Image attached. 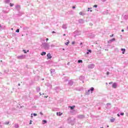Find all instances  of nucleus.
<instances>
[{
  "label": "nucleus",
  "mask_w": 128,
  "mask_h": 128,
  "mask_svg": "<svg viewBox=\"0 0 128 128\" xmlns=\"http://www.w3.org/2000/svg\"><path fill=\"white\" fill-rule=\"evenodd\" d=\"M42 46L44 48V50H50V44L48 43L44 42L42 44Z\"/></svg>",
  "instance_id": "f257e3e1"
},
{
  "label": "nucleus",
  "mask_w": 128,
  "mask_h": 128,
  "mask_svg": "<svg viewBox=\"0 0 128 128\" xmlns=\"http://www.w3.org/2000/svg\"><path fill=\"white\" fill-rule=\"evenodd\" d=\"M17 58H18V60H24V58H26V56L22 55V56H17Z\"/></svg>",
  "instance_id": "f03ea898"
},
{
  "label": "nucleus",
  "mask_w": 128,
  "mask_h": 128,
  "mask_svg": "<svg viewBox=\"0 0 128 128\" xmlns=\"http://www.w3.org/2000/svg\"><path fill=\"white\" fill-rule=\"evenodd\" d=\"M88 68H90V69L94 68V64H88Z\"/></svg>",
  "instance_id": "7ed1b4c3"
},
{
  "label": "nucleus",
  "mask_w": 128,
  "mask_h": 128,
  "mask_svg": "<svg viewBox=\"0 0 128 128\" xmlns=\"http://www.w3.org/2000/svg\"><path fill=\"white\" fill-rule=\"evenodd\" d=\"M94 90V88L92 87L90 89L88 90V92L90 93V92H91V94H92V92Z\"/></svg>",
  "instance_id": "20e7f679"
},
{
  "label": "nucleus",
  "mask_w": 128,
  "mask_h": 128,
  "mask_svg": "<svg viewBox=\"0 0 128 128\" xmlns=\"http://www.w3.org/2000/svg\"><path fill=\"white\" fill-rule=\"evenodd\" d=\"M116 40V38H113L111 40H110L108 41V44H111V42H114Z\"/></svg>",
  "instance_id": "39448f33"
},
{
  "label": "nucleus",
  "mask_w": 128,
  "mask_h": 128,
  "mask_svg": "<svg viewBox=\"0 0 128 128\" xmlns=\"http://www.w3.org/2000/svg\"><path fill=\"white\" fill-rule=\"evenodd\" d=\"M117 86H118V84L116 83H114L112 86V87L114 88H116Z\"/></svg>",
  "instance_id": "423d86ee"
},
{
  "label": "nucleus",
  "mask_w": 128,
  "mask_h": 128,
  "mask_svg": "<svg viewBox=\"0 0 128 128\" xmlns=\"http://www.w3.org/2000/svg\"><path fill=\"white\" fill-rule=\"evenodd\" d=\"M84 118V115H78V118H80V119H82V118Z\"/></svg>",
  "instance_id": "0eeeda50"
},
{
  "label": "nucleus",
  "mask_w": 128,
  "mask_h": 128,
  "mask_svg": "<svg viewBox=\"0 0 128 128\" xmlns=\"http://www.w3.org/2000/svg\"><path fill=\"white\" fill-rule=\"evenodd\" d=\"M47 58H48V59L52 58V55L50 54V53H48L47 54Z\"/></svg>",
  "instance_id": "6e6552de"
},
{
  "label": "nucleus",
  "mask_w": 128,
  "mask_h": 128,
  "mask_svg": "<svg viewBox=\"0 0 128 128\" xmlns=\"http://www.w3.org/2000/svg\"><path fill=\"white\" fill-rule=\"evenodd\" d=\"M62 28H64V30H66V28H68L66 24H63L62 26Z\"/></svg>",
  "instance_id": "1a4fd4ad"
},
{
  "label": "nucleus",
  "mask_w": 128,
  "mask_h": 128,
  "mask_svg": "<svg viewBox=\"0 0 128 128\" xmlns=\"http://www.w3.org/2000/svg\"><path fill=\"white\" fill-rule=\"evenodd\" d=\"M121 50L122 52V54H124V52H126V49L125 48H121Z\"/></svg>",
  "instance_id": "9d476101"
},
{
  "label": "nucleus",
  "mask_w": 128,
  "mask_h": 128,
  "mask_svg": "<svg viewBox=\"0 0 128 128\" xmlns=\"http://www.w3.org/2000/svg\"><path fill=\"white\" fill-rule=\"evenodd\" d=\"M74 84V82H72V80H70V81H69V82H68V84L70 85V86H72V84Z\"/></svg>",
  "instance_id": "9b49d317"
},
{
  "label": "nucleus",
  "mask_w": 128,
  "mask_h": 128,
  "mask_svg": "<svg viewBox=\"0 0 128 128\" xmlns=\"http://www.w3.org/2000/svg\"><path fill=\"white\" fill-rule=\"evenodd\" d=\"M56 114L57 116H60L62 115V113L60 112H56Z\"/></svg>",
  "instance_id": "f8f14e48"
},
{
  "label": "nucleus",
  "mask_w": 128,
  "mask_h": 128,
  "mask_svg": "<svg viewBox=\"0 0 128 128\" xmlns=\"http://www.w3.org/2000/svg\"><path fill=\"white\" fill-rule=\"evenodd\" d=\"M14 128H20V126L18 125V124H14Z\"/></svg>",
  "instance_id": "ddd939ff"
},
{
  "label": "nucleus",
  "mask_w": 128,
  "mask_h": 128,
  "mask_svg": "<svg viewBox=\"0 0 128 128\" xmlns=\"http://www.w3.org/2000/svg\"><path fill=\"white\" fill-rule=\"evenodd\" d=\"M10 0H4L5 4H10Z\"/></svg>",
  "instance_id": "4468645a"
},
{
  "label": "nucleus",
  "mask_w": 128,
  "mask_h": 128,
  "mask_svg": "<svg viewBox=\"0 0 128 128\" xmlns=\"http://www.w3.org/2000/svg\"><path fill=\"white\" fill-rule=\"evenodd\" d=\"M16 8L17 9V10H20V5H16Z\"/></svg>",
  "instance_id": "2eb2a0df"
},
{
  "label": "nucleus",
  "mask_w": 128,
  "mask_h": 128,
  "mask_svg": "<svg viewBox=\"0 0 128 128\" xmlns=\"http://www.w3.org/2000/svg\"><path fill=\"white\" fill-rule=\"evenodd\" d=\"M36 92H40V87H37V88H36Z\"/></svg>",
  "instance_id": "dca6fc26"
},
{
  "label": "nucleus",
  "mask_w": 128,
  "mask_h": 128,
  "mask_svg": "<svg viewBox=\"0 0 128 128\" xmlns=\"http://www.w3.org/2000/svg\"><path fill=\"white\" fill-rule=\"evenodd\" d=\"M32 114L33 116H38V114L34 113V114H31V118H33V116H32Z\"/></svg>",
  "instance_id": "f3484780"
},
{
  "label": "nucleus",
  "mask_w": 128,
  "mask_h": 128,
  "mask_svg": "<svg viewBox=\"0 0 128 128\" xmlns=\"http://www.w3.org/2000/svg\"><path fill=\"white\" fill-rule=\"evenodd\" d=\"M69 108H70V110H74V108H76V106H69Z\"/></svg>",
  "instance_id": "a211bd4d"
},
{
  "label": "nucleus",
  "mask_w": 128,
  "mask_h": 128,
  "mask_svg": "<svg viewBox=\"0 0 128 128\" xmlns=\"http://www.w3.org/2000/svg\"><path fill=\"white\" fill-rule=\"evenodd\" d=\"M46 52H43L41 53V56H46Z\"/></svg>",
  "instance_id": "6ab92c4d"
},
{
  "label": "nucleus",
  "mask_w": 128,
  "mask_h": 128,
  "mask_svg": "<svg viewBox=\"0 0 128 128\" xmlns=\"http://www.w3.org/2000/svg\"><path fill=\"white\" fill-rule=\"evenodd\" d=\"M50 70L51 74H52V72H54L56 71L54 69H51Z\"/></svg>",
  "instance_id": "aec40b11"
},
{
  "label": "nucleus",
  "mask_w": 128,
  "mask_h": 128,
  "mask_svg": "<svg viewBox=\"0 0 128 128\" xmlns=\"http://www.w3.org/2000/svg\"><path fill=\"white\" fill-rule=\"evenodd\" d=\"M110 120L111 122H114V120H116V118L110 119Z\"/></svg>",
  "instance_id": "412c9836"
},
{
  "label": "nucleus",
  "mask_w": 128,
  "mask_h": 128,
  "mask_svg": "<svg viewBox=\"0 0 128 128\" xmlns=\"http://www.w3.org/2000/svg\"><path fill=\"white\" fill-rule=\"evenodd\" d=\"M79 22L82 24L84 22V20L82 19H80L79 20Z\"/></svg>",
  "instance_id": "4be33fe9"
},
{
  "label": "nucleus",
  "mask_w": 128,
  "mask_h": 128,
  "mask_svg": "<svg viewBox=\"0 0 128 128\" xmlns=\"http://www.w3.org/2000/svg\"><path fill=\"white\" fill-rule=\"evenodd\" d=\"M84 76H81L80 77V80H84Z\"/></svg>",
  "instance_id": "5701e85b"
},
{
  "label": "nucleus",
  "mask_w": 128,
  "mask_h": 128,
  "mask_svg": "<svg viewBox=\"0 0 128 128\" xmlns=\"http://www.w3.org/2000/svg\"><path fill=\"white\" fill-rule=\"evenodd\" d=\"M78 64H82V60H78Z\"/></svg>",
  "instance_id": "b1692460"
},
{
  "label": "nucleus",
  "mask_w": 128,
  "mask_h": 128,
  "mask_svg": "<svg viewBox=\"0 0 128 128\" xmlns=\"http://www.w3.org/2000/svg\"><path fill=\"white\" fill-rule=\"evenodd\" d=\"M46 120H43V121H42V124H46Z\"/></svg>",
  "instance_id": "393cba45"
},
{
  "label": "nucleus",
  "mask_w": 128,
  "mask_h": 128,
  "mask_svg": "<svg viewBox=\"0 0 128 128\" xmlns=\"http://www.w3.org/2000/svg\"><path fill=\"white\" fill-rule=\"evenodd\" d=\"M68 44H70V41L68 40V42H65V44H66V46H68Z\"/></svg>",
  "instance_id": "a878e982"
},
{
  "label": "nucleus",
  "mask_w": 128,
  "mask_h": 128,
  "mask_svg": "<svg viewBox=\"0 0 128 128\" xmlns=\"http://www.w3.org/2000/svg\"><path fill=\"white\" fill-rule=\"evenodd\" d=\"M10 6H14V4L10 3Z\"/></svg>",
  "instance_id": "bb28decb"
},
{
  "label": "nucleus",
  "mask_w": 128,
  "mask_h": 128,
  "mask_svg": "<svg viewBox=\"0 0 128 128\" xmlns=\"http://www.w3.org/2000/svg\"><path fill=\"white\" fill-rule=\"evenodd\" d=\"M16 32H20V29H18Z\"/></svg>",
  "instance_id": "cd10ccee"
},
{
  "label": "nucleus",
  "mask_w": 128,
  "mask_h": 128,
  "mask_svg": "<svg viewBox=\"0 0 128 128\" xmlns=\"http://www.w3.org/2000/svg\"><path fill=\"white\" fill-rule=\"evenodd\" d=\"M79 14H80V16H82V12H80Z\"/></svg>",
  "instance_id": "c85d7f7f"
},
{
  "label": "nucleus",
  "mask_w": 128,
  "mask_h": 128,
  "mask_svg": "<svg viewBox=\"0 0 128 128\" xmlns=\"http://www.w3.org/2000/svg\"><path fill=\"white\" fill-rule=\"evenodd\" d=\"M76 44V42L74 41L72 42V44Z\"/></svg>",
  "instance_id": "c756f323"
},
{
  "label": "nucleus",
  "mask_w": 128,
  "mask_h": 128,
  "mask_svg": "<svg viewBox=\"0 0 128 128\" xmlns=\"http://www.w3.org/2000/svg\"><path fill=\"white\" fill-rule=\"evenodd\" d=\"M120 116H124V113L122 112L120 114Z\"/></svg>",
  "instance_id": "7c9ffc66"
},
{
  "label": "nucleus",
  "mask_w": 128,
  "mask_h": 128,
  "mask_svg": "<svg viewBox=\"0 0 128 128\" xmlns=\"http://www.w3.org/2000/svg\"><path fill=\"white\" fill-rule=\"evenodd\" d=\"M10 124L9 122H5V124Z\"/></svg>",
  "instance_id": "2f4dec72"
},
{
  "label": "nucleus",
  "mask_w": 128,
  "mask_h": 128,
  "mask_svg": "<svg viewBox=\"0 0 128 128\" xmlns=\"http://www.w3.org/2000/svg\"><path fill=\"white\" fill-rule=\"evenodd\" d=\"M51 48H54V44H52L50 45Z\"/></svg>",
  "instance_id": "473e14b6"
},
{
  "label": "nucleus",
  "mask_w": 128,
  "mask_h": 128,
  "mask_svg": "<svg viewBox=\"0 0 128 128\" xmlns=\"http://www.w3.org/2000/svg\"><path fill=\"white\" fill-rule=\"evenodd\" d=\"M32 120H30L29 124H32Z\"/></svg>",
  "instance_id": "72a5a7b5"
},
{
  "label": "nucleus",
  "mask_w": 128,
  "mask_h": 128,
  "mask_svg": "<svg viewBox=\"0 0 128 128\" xmlns=\"http://www.w3.org/2000/svg\"><path fill=\"white\" fill-rule=\"evenodd\" d=\"M94 8H98V5H94Z\"/></svg>",
  "instance_id": "f704fd0d"
},
{
  "label": "nucleus",
  "mask_w": 128,
  "mask_h": 128,
  "mask_svg": "<svg viewBox=\"0 0 128 128\" xmlns=\"http://www.w3.org/2000/svg\"><path fill=\"white\" fill-rule=\"evenodd\" d=\"M106 74H107V76H108V75L110 74V72H106Z\"/></svg>",
  "instance_id": "c9c22d12"
},
{
  "label": "nucleus",
  "mask_w": 128,
  "mask_h": 128,
  "mask_svg": "<svg viewBox=\"0 0 128 128\" xmlns=\"http://www.w3.org/2000/svg\"><path fill=\"white\" fill-rule=\"evenodd\" d=\"M102 2H106V0H101Z\"/></svg>",
  "instance_id": "e433bc0d"
},
{
  "label": "nucleus",
  "mask_w": 128,
  "mask_h": 128,
  "mask_svg": "<svg viewBox=\"0 0 128 128\" xmlns=\"http://www.w3.org/2000/svg\"><path fill=\"white\" fill-rule=\"evenodd\" d=\"M72 8H73V10H74V8H76V6H72Z\"/></svg>",
  "instance_id": "4c0bfd02"
},
{
  "label": "nucleus",
  "mask_w": 128,
  "mask_h": 128,
  "mask_svg": "<svg viewBox=\"0 0 128 128\" xmlns=\"http://www.w3.org/2000/svg\"><path fill=\"white\" fill-rule=\"evenodd\" d=\"M110 38H112L114 36V34H112L111 36H110Z\"/></svg>",
  "instance_id": "58836bf2"
},
{
  "label": "nucleus",
  "mask_w": 128,
  "mask_h": 128,
  "mask_svg": "<svg viewBox=\"0 0 128 128\" xmlns=\"http://www.w3.org/2000/svg\"><path fill=\"white\" fill-rule=\"evenodd\" d=\"M88 52H92V50H88Z\"/></svg>",
  "instance_id": "ea45409f"
},
{
  "label": "nucleus",
  "mask_w": 128,
  "mask_h": 128,
  "mask_svg": "<svg viewBox=\"0 0 128 128\" xmlns=\"http://www.w3.org/2000/svg\"><path fill=\"white\" fill-rule=\"evenodd\" d=\"M107 106H110V104L108 103V104H107Z\"/></svg>",
  "instance_id": "a19ab883"
},
{
  "label": "nucleus",
  "mask_w": 128,
  "mask_h": 128,
  "mask_svg": "<svg viewBox=\"0 0 128 128\" xmlns=\"http://www.w3.org/2000/svg\"><path fill=\"white\" fill-rule=\"evenodd\" d=\"M40 114H41V116H42V114H44L42 112H40Z\"/></svg>",
  "instance_id": "79ce46f5"
},
{
  "label": "nucleus",
  "mask_w": 128,
  "mask_h": 128,
  "mask_svg": "<svg viewBox=\"0 0 128 128\" xmlns=\"http://www.w3.org/2000/svg\"><path fill=\"white\" fill-rule=\"evenodd\" d=\"M23 51L24 52V54H26V52L25 51V50H23Z\"/></svg>",
  "instance_id": "37998d69"
},
{
  "label": "nucleus",
  "mask_w": 128,
  "mask_h": 128,
  "mask_svg": "<svg viewBox=\"0 0 128 128\" xmlns=\"http://www.w3.org/2000/svg\"><path fill=\"white\" fill-rule=\"evenodd\" d=\"M48 38H46V42H48Z\"/></svg>",
  "instance_id": "c03bdc74"
},
{
  "label": "nucleus",
  "mask_w": 128,
  "mask_h": 128,
  "mask_svg": "<svg viewBox=\"0 0 128 128\" xmlns=\"http://www.w3.org/2000/svg\"><path fill=\"white\" fill-rule=\"evenodd\" d=\"M52 32V34H56V32L54 31H53Z\"/></svg>",
  "instance_id": "a18cd8bd"
},
{
  "label": "nucleus",
  "mask_w": 128,
  "mask_h": 128,
  "mask_svg": "<svg viewBox=\"0 0 128 128\" xmlns=\"http://www.w3.org/2000/svg\"><path fill=\"white\" fill-rule=\"evenodd\" d=\"M63 36H66V34H63Z\"/></svg>",
  "instance_id": "49530a36"
},
{
  "label": "nucleus",
  "mask_w": 128,
  "mask_h": 128,
  "mask_svg": "<svg viewBox=\"0 0 128 128\" xmlns=\"http://www.w3.org/2000/svg\"><path fill=\"white\" fill-rule=\"evenodd\" d=\"M40 95L42 96V93L41 92H40Z\"/></svg>",
  "instance_id": "de8ad7c7"
},
{
  "label": "nucleus",
  "mask_w": 128,
  "mask_h": 128,
  "mask_svg": "<svg viewBox=\"0 0 128 128\" xmlns=\"http://www.w3.org/2000/svg\"><path fill=\"white\" fill-rule=\"evenodd\" d=\"M124 30H122V32H124Z\"/></svg>",
  "instance_id": "09e8293b"
},
{
  "label": "nucleus",
  "mask_w": 128,
  "mask_h": 128,
  "mask_svg": "<svg viewBox=\"0 0 128 128\" xmlns=\"http://www.w3.org/2000/svg\"><path fill=\"white\" fill-rule=\"evenodd\" d=\"M30 52L29 50H27V52Z\"/></svg>",
  "instance_id": "8fccbe9b"
},
{
  "label": "nucleus",
  "mask_w": 128,
  "mask_h": 128,
  "mask_svg": "<svg viewBox=\"0 0 128 128\" xmlns=\"http://www.w3.org/2000/svg\"><path fill=\"white\" fill-rule=\"evenodd\" d=\"M117 116H120L119 114H118Z\"/></svg>",
  "instance_id": "3c124183"
},
{
  "label": "nucleus",
  "mask_w": 128,
  "mask_h": 128,
  "mask_svg": "<svg viewBox=\"0 0 128 128\" xmlns=\"http://www.w3.org/2000/svg\"><path fill=\"white\" fill-rule=\"evenodd\" d=\"M86 54H88L89 52H87Z\"/></svg>",
  "instance_id": "603ef678"
},
{
  "label": "nucleus",
  "mask_w": 128,
  "mask_h": 128,
  "mask_svg": "<svg viewBox=\"0 0 128 128\" xmlns=\"http://www.w3.org/2000/svg\"><path fill=\"white\" fill-rule=\"evenodd\" d=\"M18 86H20V84H18Z\"/></svg>",
  "instance_id": "864d4df0"
},
{
  "label": "nucleus",
  "mask_w": 128,
  "mask_h": 128,
  "mask_svg": "<svg viewBox=\"0 0 128 128\" xmlns=\"http://www.w3.org/2000/svg\"><path fill=\"white\" fill-rule=\"evenodd\" d=\"M12 30H14V28H12V29H11Z\"/></svg>",
  "instance_id": "5fc2aeb1"
},
{
  "label": "nucleus",
  "mask_w": 128,
  "mask_h": 128,
  "mask_svg": "<svg viewBox=\"0 0 128 128\" xmlns=\"http://www.w3.org/2000/svg\"><path fill=\"white\" fill-rule=\"evenodd\" d=\"M80 44H82V43L81 42V43Z\"/></svg>",
  "instance_id": "6e6d98bb"
},
{
  "label": "nucleus",
  "mask_w": 128,
  "mask_h": 128,
  "mask_svg": "<svg viewBox=\"0 0 128 128\" xmlns=\"http://www.w3.org/2000/svg\"><path fill=\"white\" fill-rule=\"evenodd\" d=\"M44 98H48L47 96H44Z\"/></svg>",
  "instance_id": "4d7b16f0"
},
{
  "label": "nucleus",
  "mask_w": 128,
  "mask_h": 128,
  "mask_svg": "<svg viewBox=\"0 0 128 128\" xmlns=\"http://www.w3.org/2000/svg\"><path fill=\"white\" fill-rule=\"evenodd\" d=\"M100 128H104V127H101Z\"/></svg>",
  "instance_id": "13d9d810"
},
{
  "label": "nucleus",
  "mask_w": 128,
  "mask_h": 128,
  "mask_svg": "<svg viewBox=\"0 0 128 128\" xmlns=\"http://www.w3.org/2000/svg\"><path fill=\"white\" fill-rule=\"evenodd\" d=\"M90 12H92V10H90Z\"/></svg>",
  "instance_id": "bf43d9fd"
},
{
  "label": "nucleus",
  "mask_w": 128,
  "mask_h": 128,
  "mask_svg": "<svg viewBox=\"0 0 128 128\" xmlns=\"http://www.w3.org/2000/svg\"><path fill=\"white\" fill-rule=\"evenodd\" d=\"M42 94H44L43 93Z\"/></svg>",
  "instance_id": "052dcab7"
},
{
  "label": "nucleus",
  "mask_w": 128,
  "mask_h": 128,
  "mask_svg": "<svg viewBox=\"0 0 128 128\" xmlns=\"http://www.w3.org/2000/svg\"><path fill=\"white\" fill-rule=\"evenodd\" d=\"M107 127L108 128V126Z\"/></svg>",
  "instance_id": "680f3d73"
},
{
  "label": "nucleus",
  "mask_w": 128,
  "mask_h": 128,
  "mask_svg": "<svg viewBox=\"0 0 128 128\" xmlns=\"http://www.w3.org/2000/svg\"><path fill=\"white\" fill-rule=\"evenodd\" d=\"M88 10H90V8H88Z\"/></svg>",
  "instance_id": "e2e57ef3"
},
{
  "label": "nucleus",
  "mask_w": 128,
  "mask_h": 128,
  "mask_svg": "<svg viewBox=\"0 0 128 128\" xmlns=\"http://www.w3.org/2000/svg\"><path fill=\"white\" fill-rule=\"evenodd\" d=\"M63 50H64V49H63Z\"/></svg>",
  "instance_id": "0e129e2a"
},
{
  "label": "nucleus",
  "mask_w": 128,
  "mask_h": 128,
  "mask_svg": "<svg viewBox=\"0 0 128 128\" xmlns=\"http://www.w3.org/2000/svg\"><path fill=\"white\" fill-rule=\"evenodd\" d=\"M44 79H42V80H44Z\"/></svg>",
  "instance_id": "69168bd1"
}]
</instances>
